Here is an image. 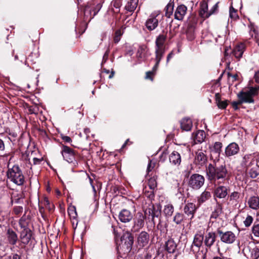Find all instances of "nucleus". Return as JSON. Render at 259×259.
Wrapping results in <instances>:
<instances>
[{
  "instance_id": "1",
  "label": "nucleus",
  "mask_w": 259,
  "mask_h": 259,
  "mask_svg": "<svg viewBox=\"0 0 259 259\" xmlns=\"http://www.w3.org/2000/svg\"><path fill=\"white\" fill-rule=\"evenodd\" d=\"M206 172L207 179L218 184L223 182L228 175V170L225 164L217 166L210 163L206 167Z\"/></svg>"
},
{
  "instance_id": "2",
  "label": "nucleus",
  "mask_w": 259,
  "mask_h": 259,
  "mask_svg": "<svg viewBox=\"0 0 259 259\" xmlns=\"http://www.w3.org/2000/svg\"><path fill=\"white\" fill-rule=\"evenodd\" d=\"M7 176L10 181L18 186L23 185L25 182L24 176L20 167L17 164L11 167H9Z\"/></svg>"
},
{
  "instance_id": "3",
  "label": "nucleus",
  "mask_w": 259,
  "mask_h": 259,
  "mask_svg": "<svg viewBox=\"0 0 259 259\" xmlns=\"http://www.w3.org/2000/svg\"><path fill=\"white\" fill-rule=\"evenodd\" d=\"M258 88L250 87L249 90L246 91H241L238 94V97L243 103H253V97L258 94Z\"/></svg>"
},
{
  "instance_id": "4",
  "label": "nucleus",
  "mask_w": 259,
  "mask_h": 259,
  "mask_svg": "<svg viewBox=\"0 0 259 259\" xmlns=\"http://www.w3.org/2000/svg\"><path fill=\"white\" fill-rule=\"evenodd\" d=\"M160 12L156 11L153 12L146 21V28L150 31L154 30L158 26Z\"/></svg>"
},
{
  "instance_id": "5",
  "label": "nucleus",
  "mask_w": 259,
  "mask_h": 259,
  "mask_svg": "<svg viewBox=\"0 0 259 259\" xmlns=\"http://www.w3.org/2000/svg\"><path fill=\"white\" fill-rule=\"evenodd\" d=\"M204 178L199 174L192 175L189 180V186L193 189H199L204 183Z\"/></svg>"
},
{
  "instance_id": "6",
  "label": "nucleus",
  "mask_w": 259,
  "mask_h": 259,
  "mask_svg": "<svg viewBox=\"0 0 259 259\" xmlns=\"http://www.w3.org/2000/svg\"><path fill=\"white\" fill-rule=\"evenodd\" d=\"M218 233L219 235L221 240L224 243L231 244L236 240L235 234L231 231L224 232L221 230H218Z\"/></svg>"
},
{
  "instance_id": "7",
  "label": "nucleus",
  "mask_w": 259,
  "mask_h": 259,
  "mask_svg": "<svg viewBox=\"0 0 259 259\" xmlns=\"http://www.w3.org/2000/svg\"><path fill=\"white\" fill-rule=\"evenodd\" d=\"M64 159L69 163L73 162L75 159V154L74 151L67 146H63L61 151Z\"/></svg>"
},
{
  "instance_id": "8",
  "label": "nucleus",
  "mask_w": 259,
  "mask_h": 259,
  "mask_svg": "<svg viewBox=\"0 0 259 259\" xmlns=\"http://www.w3.org/2000/svg\"><path fill=\"white\" fill-rule=\"evenodd\" d=\"M240 148L238 144L233 142L229 144L225 148V156L227 157L236 155L239 151Z\"/></svg>"
},
{
  "instance_id": "9",
  "label": "nucleus",
  "mask_w": 259,
  "mask_h": 259,
  "mask_svg": "<svg viewBox=\"0 0 259 259\" xmlns=\"http://www.w3.org/2000/svg\"><path fill=\"white\" fill-rule=\"evenodd\" d=\"M197 209L196 204L192 202L187 203L183 208L184 213L188 217H190V219L194 218V214Z\"/></svg>"
},
{
  "instance_id": "10",
  "label": "nucleus",
  "mask_w": 259,
  "mask_h": 259,
  "mask_svg": "<svg viewBox=\"0 0 259 259\" xmlns=\"http://www.w3.org/2000/svg\"><path fill=\"white\" fill-rule=\"evenodd\" d=\"M187 12V8L184 5L178 6L175 11L174 17L179 21L182 20Z\"/></svg>"
},
{
  "instance_id": "11",
  "label": "nucleus",
  "mask_w": 259,
  "mask_h": 259,
  "mask_svg": "<svg viewBox=\"0 0 259 259\" xmlns=\"http://www.w3.org/2000/svg\"><path fill=\"white\" fill-rule=\"evenodd\" d=\"M228 187L224 186H219L214 190V197L220 199L225 198L228 193Z\"/></svg>"
},
{
  "instance_id": "12",
  "label": "nucleus",
  "mask_w": 259,
  "mask_h": 259,
  "mask_svg": "<svg viewBox=\"0 0 259 259\" xmlns=\"http://www.w3.org/2000/svg\"><path fill=\"white\" fill-rule=\"evenodd\" d=\"M121 241L124 242L127 249H131L134 243V237L130 232H126L121 237Z\"/></svg>"
},
{
  "instance_id": "13",
  "label": "nucleus",
  "mask_w": 259,
  "mask_h": 259,
  "mask_svg": "<svg viewBox=\"0 0 259 259\" xmlns=\"http://www.w3.org/2000/svg\"><path fill=\"white\" fill-rule=\"evenodd\" d=\"M182 161L180 153L174 151L169 155V161L173 165L179 166Z\"/></svg>"
},
{
  "instance_id": "14",
  "label": "nucleus",
  "mask_w": 259,
  "mask_h": 259,
  "mask_svg": "<svg viewBox=\"0 0 259 259\" xmlns=\"http://www.w3.org/2000/svg\"><path fill=\"white\" fill-rule=\"evenodd\" d=\"M149 235L145 231L141 232L137 238V243L140 247H144L147 245L149 242Z\"/></svg>"
},
{
  "instance_id": "15",
  "label": "nucleus",
  "mask_w": 259,
  "mask_h": 259,
  "mask_svg": "<svg viewBox=\"0 0 259 259\" xmlns=\"http://www.w3.org/2000/svg\"><path fill=\"white\" fill-rule=\"evenodd\" d=\"M133 218L131 212L126 209H122L119 213L118 218L122 223H128L130 222Z\"/></svg>"
},
{
  "instance_id": "16",
  "label": "nucleus",
  "mask_w": 259,
  "mask_h": 259,
  "mask_svg": "<svg viewBox=\"0 0 259 259\" xmlns=\"http://www.w3.org/2000/svg\"><path fill=\"white\" fill-rule=\"evenodd\" d=\"M217 235L215 232H209L204 237V243L207 247H211L216 240Z\"/></svg>"
},
{
  "instance_id": "17",
  "label": "nucleus",
  "mask_w": 259,
  "mask_h": 259,
  "mask_svg": "<svg viewBox=\"0 0 259 259\" xmlns=\"http://www.w3.org/2000/svg\"><path fill=\"white\" fill-rule=\"evenodd\" d=\"M32 236V232L30 229H23L20 233V238L22 243L24 245L27 244Z\"/></svg>"
},
{
  "instance_id": "18",
  "label": "nucleus",
  "mask_w": 259,
  "mask_h": 259,
  "mask_svg": "<svg viewBox=\"0 0 259 259\" xmlns=\"http://www.w3.org/2000/svg\"><path fill=\"white\" fill-rule=\"evenodd\" d=\"M102 5L101 3H98L96 5L95 7H93L92 8V11L89 6L86 7L84 9V15L85 16H88V15L90 14V18H93L100 11V10L102 8Z\"/></svg>"
},
{
  "instance_id": "19",
  "label": "nucleus",
  "mask_w": 259,
  "mask_h": 259,
  "mask_svg": "<svg viewBox=\"0 0 259 259\" xmlns=\"http://www.w3.org/2000/svg\"><path fill=\"white\" fill-rule=\"evenodd\" d=\"M7 238L9 244L14 245L18 240L17 234L13 230L9 229L7 232Z\"/></svg>"
},
{
  "instance_id": "20",
  "label": "nucleus",
  "mask_w": 259,
  "mask_h": 259,
  "mask_svg": "<svg viewBox=\"0 0 259 259\" xmlns=\"http://www.w3.org/2000/svg\"><path fill=\"white\" fill-rule=\"evenodd\" d=\"M165 49L155 48V61L156 63L153 68V71H156L157 69L159 63L162 59L164 53Z\"/></svg>"
},
{
  "instance_id": "21",
  "label": "nucleus",
  "mask_w": 259,
  "mask_h": 259,
  "mask_svg": "<svg viewBox=\"0 0 259 259\" xmlns=\"http://www.w3.org/2000/svg\"><path fill=\"white\" fill-rule=\"evenodd\" d=\"M245 255L249 259H257L259 257V248L255 246L252 248H246Z\"/></svg>"
},
{
  "instance_id": "22",
  "label": "nucleus",
  "mask_w": 259,
  "mask_h": 259,
  "mask_svg": "<svg viewBox=\"0 0 259 259\" xmlns=\"http://www.w3.org/2000/svg\"><path fill=\"white\" fill-rule=\"evenodd\" d=\"M207 161V156L203 152L198 151L196 153L195 162L196 164L202 166L206 163Z\"/></svg>"
},
{
  "instance_id": "23",
  "label": "nucleus",
  "mask_w": 259,
  "mask_h": 259,
  "mask_svg": "<svg viewBox=\"0 0 259 259\" xmlns=\"http://www.w3.org/2000/svg\"><path fill=\"white\" fill-rule=\"evenodd\" d=\"M199 15L203 19L207 18L210 16L209 11L208 10V5L206 2L200 3Z\"/></svg>"
},
{
  "instance_id": "24",
  "label": "nucleus",
  "mask_w": 259,
  "mask_h": 259,
  "mask_svg": "<svg viewBox=\"0 0 259 259\" xmlns=\"http://www.w3.org/2000/svg\"><path fill=\"white\" fill-rule=\"evenodd\" d=\"M245 46L243 43H240L237 45L233 50V54L235 57L237 59L241 58L245 50Z\"/></svg>"
},
{
  "instance_id": "25",
  "label": "nucleus",
  "mask_w": 259,
  "mask_h": 259,
  "mask_svg": "<svg viewBox=\"0 0 259 259\" xmlns=\"http://www.w3.org/2000/svg\"><path fill=\"white\" fill-rule=\"evenodd\" d=\"M249 207L253 209L257 210L259 209V197L257 196L250 197L247 201Z\"/></svg>"
},
{
  "instance_id": "26",
  "label": "nucleus",
  "mask_w": 259,
  "mask_h": 259,
  "mask_svg": "<svg viewBox=\"0 0 259 259\" xmlns=\"http://www.w3.org/2000/svg\"><path fill=\"white\" fill-rule=\"evenodd\" d=\"M222 143L219 142H215L212 145L209 146L210 151L211 153H216L219 157L222 151Z\"/></svg>"
},
{
  "instance_id": "27",
  "label": "nucleus",
  "mask_w": 259,
  "mask_h": 259,
  "mask_svg": "<svg viewBox=\"0 0 259 259\" xmlns=\"http://www.w3.org/2000/svg\"><path fill=\"white\" fill-rule=\"evenodd\" d=\"M247 174L252 179L256 178L259 175V167L257 164L254 165L250 168L248 167L247 169Z\"/></svg>"
},
{
  "instance_id": "28",
  "label": "nucleus",
  "mask_w": 259,
  "mask_h": 259,
  "mask_svg": "<svg viewBox=\"0 0 259 259\" xmlns=\"http://www.w3.org/2000/svg\"><path fill=\"white\" fill-rule=\"evenodd\" d=\"M211 197V193L210 192L205 190L198 197L197 203L199 205L208 200Z\"/></svg>"
},
{
  "instance_id": "29",
  "label": "nucleus",
  "mask_w": 259,
  "mask_h": 259,
  "mask_svg": "<svg viewBox=\"0 0 259 259\" xmlns=\"http://www.w3.org/2000/svg\"><path fill=\"white\" fill-rule=\"evenodd\" d=\"M166 40V36L160 34L157 36L155 41V48L165 49L164 44Z\"/></svg>"
},
{
  "instance_id": "30",
  "label": "nucleus",
  "mask_w": 259,
  "mask_h": 259,
  "mask_svg": "<svg viewBox=\"0 0 259 259\" xmlns=\"http://www.w3.org/2000/svg\"><path fill=\"white\" fill-rule=\"evenodd\" d=\"M181 125L183 130L189 131L192 127V120L188 118H183L181 121Z\"/></svg>"
},
{
  "instance_id": "31",
  "label": "nucleus",
  "mask_w": 259,
  "mask_h": 259,
  "mask_svg": "<svg viewBox=\"0 0 259 259\" xmlns=\"http://www.w3.org/2000/svg\"><path fill=\"white\" fill-rule=\"evenodd\" d=\"M205 138V133L202 130L197 131L194 136V141L196 143H201L204 141Z\"/></svg>"
},
{
  "instance_id": "32",
  "label": "nucleus",
  "mask_w": 259,
  "mask_h": 259,
  "mask_svg": "<svg viewBox=\"0 0 259 259\" xmlns=\"http://www.w3.org/2000/svg\"><path fill=\"white\" fill-rule=\"evenodd\" d=\"M204 240L203 234L200 232L195 234L193 244L196 247H199L201 246Z\"/></svg>"
},
{
  "instance_id": "33",
  "label": "nucleus",
  "mask_w": 259,
  "mask_h": 259,
  "mask_svg": "<svg viewBox=\"0 0 259 259\" xmlns=\"http://www.w3.org/2000/svg\"><path fill=\"white\" fill-rule=\"evenodd\" d=\"M177 244L173 240H168L165 244V248L166 250L170 253H174L176 248Z\"/></svg>"
},
{
  "instance_id": "34",
  "label": "nucleus",
  "mask_w": 259,
  "mask_h": 259,
  "mask_svg": "<svg viewBox=\"0 0 259 259\" xmlns=\"http://www.w3.org/2000/svg\"><path fill=\"white\" fill-rule=\"evenodd\" d=\"M222 212V205L219 203H217L214 210L212 211V212L211 214L210 219L211 220H212L213 219H219V216L221 214Z\"/></svg>"
},
{
  "instance_id": "35",
  "label": "nucleus",
  "mask_w": 259,
  "mask_h": 259,
  "mask_svg": "<svg viewBox=\"0 0 259 259\" xmlns=\"http://www.w3.org/2000/svg\"><path fill=\"white\" fill-rule=\"evenodd\" d=\"M29 222L30 219L29 217L24 214L20 219L19 224L20 226L22 229H23V230L25 229H29L28 228V226L29 223Z\"/></svg>"
},
{
  "instance_id": "36",
  "label": "nucleus",
  "mask_w": 259,
  "mask_h": 259,
  "mask_svg": "<svg viewBox=\"0 0 259 259\" xmlns=\"http://www.w3.org/2000/svg\"><path fill=\"white\" fill-rule=\"evenodd\" d=\"M138 0H130L125 6L126 9L130 12H133L137 7Z\"/></svg>"
},
{
  "instance_id": "37",
  "label": "nucleus",
  "mask_w": 259,
  "mask_h": 259,
  "mask_svg": "<svg viewBox=\"0 0 259 259\" xmlns=\"http://www.w3.org/2000/svg\"><path fill=\"white\" fill-rule=\"evenodd\" d=\"M144 224V216L142 213H138V217L135 222V225L139 228H141Z\"/></svg>"
},
{
  "instance_id": "38",
  "label": "nucleus",
  "mask_w": 259,
  "mask_h": 259,
  "mask_svg": "<svg viewBox=\"0 0 259 259\" xmlns=\"http://www.w3.org/2000/svg\"><path fill=\"white\" fill-rule=\"evenodd\" d=\"M240 193L238 192H233L229 196V201L232 203H236L238 202L240 197Z\"/></svg>"
},
{
  "instance_id": "39",
  "label": "nucleus",
  "mask_w": 259,
  "mask_h": 259,
  "mask_svg": "<svg viewBox=\"0 0 259 259\" xmlns=\"http://www.w3.org/2000/svg\"><path fill=\"white\" fill-rule=\"evenodd\" d=\"M174 210V208L173 206L170 204H168L164 206L163 211L166 216L170 217L172 214Z\"/></svg>"
},
{
  "instance_id": "40",
  "label": "nucleus",
  "mask_w": 259,
  "mask_h": 259,
  "mask_svg": "<svg viewBox=\"0 0 259 259\" xmlns=\"http://www.w3.org/2000/svg\"><path fill=\"white\" fill-rule=\"evenodd\" d=\"M174 9V4L171 3H169L166 6L165 8V16L167 18H169L172 14Z\"/></svg>"
},
{
  "instance_id": "41",
  "label": "nucleus",
  "mask_w": 259,
  "mask_h": 259,
  "mask_svg": "<svg viewBox=\"0 0 259 259\" xmlns=\"http://www.w3.org/2000/svg\"><path fill=\"white\" fill-rule=\"evenodd\" d=\"M68 213L71 219L75 220L77 218V212L75 206H70L68 209Z\"/></svg>"
},
{
  "instance_id": "42",
  "label": "nucleus",
  "mask_w": 259,
  "mask_h": 259,
  "mask_svg": "<svg viewBox=\"0 0 259 259\" xmlns=\"http://www.w3.org/2000/svg\"><path fill=\"white\" fill-rule=\"evenodd\" d=\"M184 215L181 213L177 212L174 217L173 221L177 225L180 224L184 220Z\"/></svg>"
},
{
  "instance_id": "43",
  "label": "nucleus",
  "mask_w": 259,
  "mask_h": 259,
  "mask_svg": "<svg viewBox=\"0 0 259 259\" xmlns=\"http://www.w3.org/2000/svg\"><path fill=\"white\" fill-rule=\"evenodd\" d=\"M148 186L150 189L154 190L157 186L156 178L155 177L151 178L148 181Z\"/></svg>"
},
{
  "instance_id": "44",
  "label": "nucleus",
  "mask_w": 259,
  "mask_h": 259,
  "mask_svg": "<svg viewBox=\"0 0 259 259\" xmlns=\"http://www.w3.org/2000/svg\"><path fill=\"white\" fill-rule=\"evenodd\" d=\"M229 16L230 18L233 20H236L238 17L237 10H235L232 6L230 7V8Z\"/></svg>"
},
{
  "instance_id": "45",
  "label": "nucleus",
  "mask_w": 259,
  "mask_h": 259,
  "mask_svg": "<svg viewBox=\"0 0 259 259\" xmlns=\"http://www.w3.org/2000/svg\"><path fill=\"white\" fill-rule=\"evenodd\" d=\"M253 221V217L250 215H247L243 221V224L246 227H249L252 224Z\"/></svg>"
},
{
  "instance_id": "46",
  "label": "nucleus",
  "mask_w": 259,
  "mask_h": 259,
  "mask_svg": "<svg viewBox=\"0 0 259 259\" xmlns=\"http://www.w3.org/2000/svg\"><path fill=\"white\" fill-rule=\"evenodd\" d=\"M123 32L121 29H118L116 31L115 33V36L114 37V41L115 44L118 43L120 40V37L122 35Z\"/></svg>"
},
{
  "instance_id": "47",
  "label": "nucleus",
  "mask_w": 259,
  "mask_h": 259,
  "mask_svg": "<svg viewBox=\"0 0 259 259\" xmlns=\"http://www.w3.org/2000/svg\"><path fill=\"white\" fill-rule=\"evenodd\" d=\"M252 232L255 237H259V224H254L252 228Z\"/></svg>"
},
{
  "instance_id": "48",
  "label": "nucleus",
  "mask_w": 259,
  "mask_h": 259,
  "mask_svg": "<svg viewBox=\"0 0 259 259\" xmlns=\"http://www.w3.org/2000/svg\"><path fill=\"white\" fill-rule=\"evenodd\" d=\"M155 164L156 163L155 162H153L152 160H149L147 168V174H149V172L154 169L155 166Z\"/></svg>"
},
{
  "instance_id": "49",
  "label": "nucleus",
  "mask_w": 259,
  "mask_h": 259,
  "mask_svg": "<svg viewBox=\"0 0 259 259\" xmlns=\"http://www.w3.org/2000/svg\"><path fill=\"white\" fill-rule=\"evenodd\" d=\"M23 209V208L22 206H14L13 208V212L16 215H19L22 212Z\"/></svg>"
},
{
  "instance_id": "50",
  "label": "nucleus",
  "mask_w": 259,
  "mask_h": 259,
  "mask_svg": "<svg viewBox=\"0 0 259 259\" xmlns=\"http://www.w3.org/2000/svg\"><path fill=\"white\" fill-rule=\"evenodd\" d=\"M160 214V211L158 209H156L153 206V210H152V213L151 214L152 219L154 220L155 217H158Z\"/></svg>"
},
{
  "instance_id": "51",
  "label": "nucleus",
  "mask_w": 259,
  "mask_h": 259,
  "mask_svg": "<svg viewBox=\"0 0 259 259\" xmlns=\"http://www.w3.org/2000/svg\"><path fill=\"white\" fill-rule=\"evenodd\" d=\"M228 105L227 101H220L219 102L217 103V105L219 108L225 109L227 107Z\"/></svg>"
},
{
  "instance_id": "52",
  "label": "nucleus",
  "mask_w": 259,
  "mask_h": 259,
  "mask_svg": "<svg viewBox=\"0 0 259 259\" xmlns=\"http://www.w3.org/2000/svg\"><path fill=\"white\" fill-rule=\"evenodd\" d=\"M218 9V3H216L209 10L210 16L214 13Z\"/></svg>"
},
{
  "instance_id": "53",
  "label": "nucleus",
  "mask_w": 259,
  "mask_h": 259,
  "mask_svg": "<svg viewBox=\"0 0 259 259\" xmlns=\"http://www.w3.org/2000/svg\"><path fill=\"white\" fill-rule=\"evenodd\" d=\"M113 6L115 7L116 8H119L121 5V1L120 0H115L112 2Z\"/></svg>"
},
{
  "instance_id": "54",
  "label": "nucleus",
  "mask_w": 259,
  "mask_h": 259,
  "mask_svg": "<svg viewBox=\"0 0 259 259\" xmlns=\"http://www.w3.org/2000/svg\"><path fill=\"white\" fill-rule=\"evenodd\" d=\"M243 102H241V100H240L238 102H233L232 103V105L235 110H237L238 109V105L242 103Z\"/></svg>"
},
{
  "instance_id": "55",
  "label": "nucleus",
  "mask_w": 259,
  "mask_h": 259,
  "mask_svg": "<svg viewBox=\"0 0 259 259\" xmlns=\"http://www.w3.org/2000/svg\"><path fill=\"white\" fill-rule=\"evenodd\" d=\"M250 35L252 37H254L255 38L257 37V33L255 29H251L250 31Z\"/></svg>"
},
{
  "instance_id": "56",
  "label": "nucleus",
  "mask_w": 259,
  "mask_h": 259,
  "mask_svg": "<svg viewBox=\"0 0 259 259\" xmlns=\"http://www.w3.org/2000/svg\"><path fill=\"white\" fill-rule=\"evenodd\" d=\"M255 82L259 83V70L256 71L254 75Z\"/></svg>"
},
{
  "instance_id": "57",
  "label": "nucleus",
  "mask_w": 259,
  "mask_h": 259,
  "mask_svg": "<svg viewBox=\"0 0 259 259\" xmlns=\"http://www.w3.org/2000/svg\"><path fill=\"white\" fill-rule=\"evenodd\" d=\"M62 139L64 142H65L66 143H70L72 141L71 139L68 136H62Z\"/></svg>"
},
{
  "instance_id": "58",
  "label": "nucleus",
  "mask_w": 259,
  "mask_h": 259,
  "mask_svg": "<svg viewBox=\"0 0 259 259\" xmlns=\"http://www.w3.org/2000/svg\"><path fill=\"white\" fill-rule=\"evenodd\" d=\"M153 75V72L152 71H149L146 73V79H150L151 80H153V78L152 77V75Z\"/></svg>"
},
{
  "instance_id": "59",
  "label": "nucleus",
  "mask_w": 259,
  "mask_h": 259,
  "mask_svg": "<svg viewBox=\"0 0 259 259\" xmlns=\"http://www.w3.org/2000/svg\"><path fill=\"white\" fill-rule=\"evenodd\" d=\"M152 210H153V205H152L151 207H149L148 209H147L145 211V213H148L149 215L151 216V214L152 213Z\"/></svg>"
},
{
  "instance_id": "60",
  "label": "nucleus",
  "mask_w": 259,
  "mask_h": 259,
  "mask_svg": "<svg viewBox=\"0 0 259 259\" xmlns=\"http://www.w3.org/2000/svg\"><path fill=\"white\" fill-rule=\"evenodd\" d=\"M42 161L41 159L37 158H34L33 159V161L34 164H39Z\"/></svg>"
},
{
  "instance_id": "61",
  "label": "nucleus",
  "mask_w": 259,
  "mask_h": 259,
  "mask_svg": "<svg viewBox=\"0 0 259 259\" xmlns=\"http://www.w3.org/2000/svg\"><path fill=\"white\" fill-rule=\"evenodd\" d=\"M5 144L4 141L0 139V151H4L5 150Z\"/></svg>"
},
{
  "instance_id": "62",
  "label": "nucleus",
  "mask_w": 259,
  "mask_h": 259,
  "mask_svg": "<svg viewBox=\"0 0 259 259\" xmlns=\"http://www.w3.org/2000/svg\"><path fill=\"white\" fill-rule=\"evenodd\" d=\"M146 50V47H140V49H139L138 50V52L140 53L141 52V54L140 55H139V56L141 57V58H142L143 57V56L142 55V53L144 52Z\"/></svg>"
},
{
  "instance_id": "63",
  "label": "nucleus",
  "mask_w": 259,
  "mask_h": 259,
  "mask_svg": "<svg viewBox=\"0 0 259 259\" xmlns=\"http://www.w3.org/2000/svg\"><path fill=\"white\" fill-rule=\"evenodd\" d=\"M215 101H216L217 104L221 100V96L219 93L215 94Z\"/></svg>"
},
{
  "instance_id": "64",
  "label": "nucleus",
  "mask_w": 259,
  "mask_h": 259,
  "mask_svg": "<svg viewBox=\"0 0 259 259\" xmlns=\"http://www.w3.org/2000/svg\"><path fill=\"white\" fill-rule=\"evenodd\" d=\"M174 56V53L172 52H171L168 55H167V60H166V62L167 63H168L169 62V61L170 60V59L173 57Z\"/></svg>"
}]
</instances>
